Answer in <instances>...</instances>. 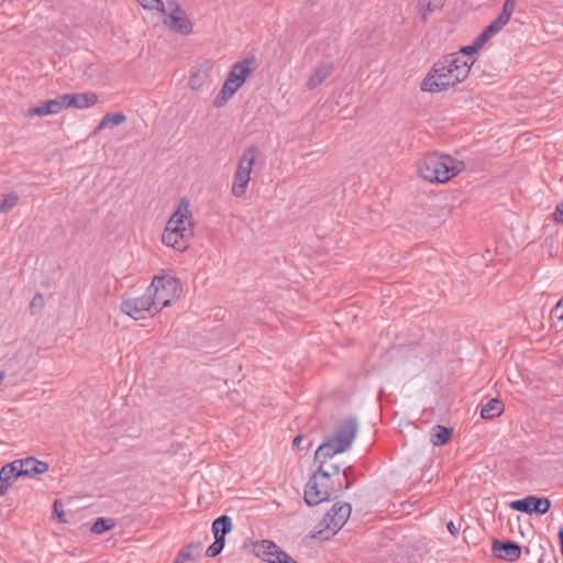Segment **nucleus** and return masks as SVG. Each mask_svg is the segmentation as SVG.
Returning a JSON list of instances; mask_svg holds the SVG:
<instances>
[{
    "mask_svg": "<svg viewBox=\"0 0 563 563\" xmlns=\"http://www.w3.org/2000/svg\"><path fill=\"white\" fill-rule=\"evenodd\" d=\"M184 560L176 558V560L173 563H183Z\"/></svg>",
    "mask_w": 563,
    "mask_h": 563,
    "instance_id": "nucleus-46",
    "label": "nucleus"
},
{
    "mask_svg": "<svg viewBox=\"0 0 563 563\" xmlns=\"http://www.w3.org/2000/svg\"><path fill=\"white\" fill-rule=\"evenodd\" d=\"M20 477H33L48 471V464L35 457H26L14 461Z\"/></svg>",
    "mask_w": 563,
    "mask_h": 563,
    "instance_id": "nucleus-14",
    "label": "nucleus"
},
{
    "mask_svg": "<svg viewBox=\"0 0 563 563\" xmlns=\"http://www.w3.org/2000/svg\"><path fill=\"white\" fill-rule=\"evenodd\" d=\"M255 57H246L243 60L235 63L228 74L227 79L219 93L213 100L216 108H222L228 100L242 87L253 71Z\"/></svg>",
    "mask_w": 563,
    "mask_h": 563,
    "instance_id": "nucleus-6",
    "label": "nucleus"
},
{
    "mask_svg": "<svg viewBox=\"0 0 563 563\" xmlns=\"http://www.w3.org/2000/svg\"><path fill=\"white\" fill-rule=\"evenodd\" d=\"M342 473H343L344 482L340 481L338 484L340 493H343L344 490L349 489L356 481V476L354 474V468L352 466L344 468L342 471Z\"/></svg>",
    "mask_w": 563,
    "mask_h": 563,
    "instance_id": "nucleus-30",
    "label": "nucleus"
},
{
    "mask_svg": "<svg viewBox=\"0 0 563 563\" xmlns=\"http://www.w3.org/2000/svg\"><path fill=\"white\" fill-rule=\"evenodd\" d=\"M58 98L62 110L64 108L86 109L98 102V96L95 92L64 93Z\"/></svg>",
    "mask_w": 563,
    "mask_h": 563,
    "instance_id": "nucleus-13",
    "label": "nucleus"
},
{
    "mask_svg": "<svg viewBox=\"0 0 563 563\" xmlns=\"http://www.w3.org/2000/svg\"><path fill=\"white\" fill-rule=\"evenodd\" d=\"M444 1L445 0H419V4L423 10L422 19L426 21L427 14L440 10L443 7Z\"/></svg>",
    "mask_w": 563,
    "mask_h": 563,
    "instance_id": "nucleus-29",
    "label": "nucleus"
},
{
    "mask_svg": "<svg viewBox=\"0 0 563 563\" xmlns=\"http://www.w3.org/2000/svg\"><path fill=\"white\" fill-rule=\"evenodd\" d=\"M460 63H453V71H454V86L459 82H462L465 78H467L471 67L474 60L470 64L466 59L459 56Z\"/></svg>",
    "mask_w": 563,
    "mask_h": 563,
    "instance_id": "nucleus-24",
    "label": "nucleus"
},
{
    "mask_svg": "<svg viewBox=\"0 0 563 563\" xmlns=\"http://www.w3.org/2000/svg\"><path fill=\"white\" fill-rule=\"evenodd\" d=\"M352 512L349 503L336 501L324 515L323 519L314 527L312 538L329 540L346 523Z\"/></svg>",
    "mask_w": 563,
    "mask_h": 563,
    "instance_id": "nucleus-7",
    "label": "nucleus"
},
{
    "mask_svg": "<svg viewBox=\"0 0 563 563\" xmlns=\"http://www.w3.org/2000/svg\"><path fill=\"white\" fill-rule=\"evenodd\" d=\"M19 477L14 461L2 466L0 470V496H3L13 481Z\"/></svg>",
    "mask_w": 563,
    "mask_h": 563,
    "instance_id": "nucleus-19",
    "label": "nucleus"
},
{
    "mask_svg": "<svg viewBox=\"0 0 563 563\" xmlns=\"http://www.w3.org/2000/svg\"><path fill=\"white\" fill-rule=\"evenodd\" d=\"M224 545H225L224 538L214 537V541L211 545L208 547V549L206 551V555L209 558L218 556L223 551Z\"/></svg>",
    "mask_w": 563,
    "mask_h": 563,
    "instance_id": "nucleus-31",
    "label": "nucleus"
},
{
    "mask_svg": "<svg viewBox=\"0 0 563 563\" xmlns=\"http://www.w3.org/2000/svg\"><path fill=\"white\" fill-rule=\"evenodd\" d=\"M511 13L501 10V12L498 14V16L493 20L490 23L498 30L501 31L503 27L509 22L511 18Z\"/></svg>",
    "mask_w": 563,
    "mask_h": 563,
    "instance_id": "nucleus-34",
    "label": "nucleus"
},
{
    "mask_svg": "<svg viewBox=\"0 0 563 563\" xmlns=\"http://www.w3.org/2000/svg\"><path fill=\"white\" fill-rule=\"evenodd\" d=\"M464 168L463 161L438 152L426 154L418 163L419 174L430 183H446Z\"/></svg>",
    "mask_w": 563,
    "mask_h": 563,
    "instance_id": "nucleus-3",
    "label": "nucleus"
},
{
    "mask_svg": "<svg viewBox=\"0 0 563 563\" xmlns=\"http://www.w3.org/2000/svg\"><path fill=\"white\" fill-rule=\"evenodd\" d=\"M551 314L559 320H563V298L553 307Z\"/></svg>",
    "mask_w": 563,
    "mask_h": 563,
    "instance_id": "nucleus-39",
    "label": "nucleus"
},
{
    "mask_svg": "<svg viewBox=\"0 0 563 563\" xmlns=\"http://www.w3.org/2000/svg\"><path fill=\"white\" fill-rule=\"evenodd\" d=\"M505 410V406L499 398H492L481 409V418L492 420L499 417Z\"/></svg>",
    "mask_w": 563,
    "mask_h": 563,
    "instance_id": "nucleus-20",
    "label": "nucleus"
},
{
    "mask_svg": "<svg viewBox=\"0 0 563 563\" xmlns=\"http://www.w3.org/2000/svg\"><path fill=\"white\" fill-rule=\"evenodd\" d=\"M178 291H181V286L179 285V287L175 290V291H168V290H157V297H163V298H168L169 299V303L172 302V299L174 297L177 296V292Z\"/></svg>",
    "mask_w": 563,
    "mask_h": 563,
    "instance_id": "nucleus-40",
    "label": "nucleus"
},
{
    "mask_svg": "<svg viewBox=\"0 0 563 563\" xmlns=\"http://www.w3.org/2000/svg\"><path fill=\"white\" fill-rule=\"evenodd\" d=\"M446 528L453 536H456L459 533V528L454 525L453 521H449L446 523Z\"/></svg>",
    "mask_w": 563,
    "mask_h": 563,
    "instance_id": "nucleus-44",
    "label": "nucleus"
},
{
    "mask_svg": "<svg viewBox=\"0 0 563 563\" xmlns=\"http://www.w3.org/2000/svg\"><path fill=\"white\" fill-rule=\"evenodd\" d=\"M201 549L202 543L200 541L190 542L178 552V559L192 560L195 558L194 553L197 552V555H199Z\"/></svg>",
    "mask_w": 563,
    "mask_h": 563,
    "instance_id": "nucleus-26",
    "label": "nucleus"
},
{
    "mask_svg": "<svg viewBox=\"0 0 563 563\" xmlns=\"http://www.w3.org/2000/svg\"><path fill=\"white\" fill-rule=\"evenodd\" d=\"M492 552L495 558L508 562H516L520 559L522 549L512 540L494 539L492 542Z\"/></svg>",
    "mask_w": 563,
    "mask_h": 563,
    "instance_id": "nucleus-12",
    "label": "nucleus"
},
{
    "mask_svg": "<svg viewBox=\"0 0 563 563\" xmlns=\"http://www.w3.org/2000/svg\"><path fill=\"white\" fill-rule=\"evenodd\" d=\"M114 527H115L114 519L106 518V517H98L93 521V523L90 528V531L95 534H101V533H104V532L111 530Z\"/></svg>",
    "mask_w": 563,
    "mask_h": 563,
    "instance_id": "nucleus-25",
    "label": "nucleus"
},
{
    "mask_svg": "<svg viewBox=\"0 0 563 563\" xmlns=\"http://www.w3.org/2000/svg\"><path fill=\"white\" fill-rule=\"evenodd\" d=\"M53 515L58 519L59 522H66V514L63 509V504L58 499L54 500Z\"/></svg>",
    "mask_w": 563,
    "mask_h": 563,
    "instance_id": "nucleus-36",
    "label": "nucleus"
},
{
    "mask_svg": "<svg viewBox=\"0 0 563 563\" xmlns=\"http://www.w3.org/2000/svg\"><path fill=\"white\" fill-rule=\"evenodd\" d=\"M19 201V196L15 192H11L4 197L0 202V212L5 213L13 209Z\"/></svg>",
    "mask_w": 563,
    "mask_h": 563,
    "instance_id": "nucleus-32",
    "label": "nucleus"
},
{
    "mask_svg": "<svg viewBox=\"0 0 563 563\" xmlns=\"http://www.w3.org/2000/svg\"><path fill=\"white\" fill-rule=\"evenodd\" d=\"M126 117L122 112H113V113H107L101 121L98 123V125L95 128V130L91 133V136H96L101 130L106 129L107 126H117L125 122Z\"/></svg>",
    "mask_w": 563,
    "mask_h": 563,
    "instance_id": "nucleus-23",
    "label": "nucleus"
},
{
    "mask_svg": "<svg viewBox=\"0 0 563 563\" xmlns=\"http://www.w3.org/2000/svg\"><path fill=\"white\" fill-rule=\"evenodd\" d=\"M44 306V298L41 292H36L30 302V310L32 314L37 313Z\"/></svg>",
    "mask_w": 563,
    "mask_h": 563,
    "instance_id": "nucleus-35",
    "label": "nucleus"
},
{
    "mask_svg": "<svg viewBox=\"0 0 563 563\" xmlns=\"http://www.w3.org/2000/svg\"><path fill=\"white\" fill-rule=\"evenodd\" d=\"M190 203L186 198L179 202L177 210L167 221L162 234V242L166 246L184 252L188 249V242L194 236V221Z\"/></svg>",
    "mask_w": 563,
    "mask_h": 563,
    "instance_id": "nucleus-2",
    "label": "nucleus"
},
{
    "mask_svg": "<svg viewBox=\"0 0 563 563\" xmlns=\"http://www.w3.org/2000/svg\"><path fill=\"white\" fill-rule=\"evenodd\" d=\"M277 553V556H275L276 559V563H298L296 560H294L287 552H285L284 550L280 551V552H276Z\"/></svg>",
    "mask_w": 563,
    "mask_h": 563,
    "instance_id": "nucleus-38",
    "label": "nucleus"
},
{
    "mask_svg": "<svg viewBox=\"0 0 563 563\" xmlns=\"http://www.w3.org/2000/svg\"><path fill=\"white\" fill-rule=\"evenodd\" d=\"M453 434V428L435 424L431 431V442L435 446H441L450 442Z\"/></svg>",
    "mask_w": 563,
    "mask_h": 563,
    "instance_id": "nucleus-22",
    "label": "nucleus"
},
{
    "mask_svg": "<svg viewBox=\"0 0 563 563\" xmlns=\"http://www.w3.org/2000/svg\"><path fill=\"white\" fill-rule=\"evenodd\" d=\"M179 287V279L173 276H155L152 284L141 297L124 299L121 310L134 320L154 316L163 308L169 306V299L157 297V290L175 291Z\"/></svg>",
    "mask_w": 563,
    "mask_h": 563,
    "instance_id": "nucleus-1",
    "label": "nucleus"
},
{
    "mask_svg": "<svg viewBox=\"0 0 563 563\" xmlns=\"http://www.w3.org/2000/svg\"><path fill=\"white\" fill-rule=\"evenodd\" d=\"M512 510L526 512V514H538L544 515L551 508V500L548 497H539L529 495L522 499L514 500L509 504Z\"/></svg>",
    "mask_w": 563,
    "mask_h": 563,
    "instance_id": "nucleus-11",
    "label": "nucleus"
},
{
    "mask_svg": "<svg viewBox=\"0 0 563 563\" xmlns=\"http://www.w3.org/2000/svg\"><path fill=\"white\" fill-rule=\"evenodd\" d=\"M345 451L346 450H339L338 444H335L334 440L329 435L324 442L318 446L314 453V463H317L318 466L325 467L329 459H332L336 454L344 453Z\"/></svg>",
    "mask_w": 563,
    "mask_h": 563,
    "instance_id": "nucleus-16",
    "label": "nucleus"
},
{
    "mask_svg": "<svg viewBox=\"0 0 563 563\" xmlns=\"http://www.w3.org/2000/svg\"><path fill=\"white\" fill-rule=\"evenodd\" d=\"M144 9L156 10L166 14V8L162 0H136Z\"/></svg>",
    "mask_w": 563,
    "mask_h": 563,
    "instance_id": "nucleus-33",
    "label": "nucleus"
},
{
    "mask_svg": "<svg viewBox=\"0 0 563 563\" xmlns=\"http://www.w3.org/2000/svg\"><path fill=\"white\" fill-rule=\"evenodd\" d=\"M62 111L59 98L49 99L44 101L41 106L30 108L26 111V117H45L48 114H56Z\"/></svg>",
    "mask_w": 563,
    "mask_h": 563,
    "instance_id": "nucleus-18",
    "label": "nucleus"
},
{
    "mask_svg": "<svg viewBox=\"0 0 563 563\" xmlns=\"http://www.w3.org/2000/svg\"><path fill=\"white\" fill-rule=\"evenodd\" d=\"M358 422L355 417H349L339 422L334 432L330 435L339 450H349L357 434Z\"/></svg>",
    "mask_w": 563,
    "mask_h": 563,
    "instance_id": "nucleus-10",
    "label": "nucleus"
},
{
    "mask_svg": "<svg viewBox=\"0 0 563 563\" xmlns=\"http://www.w3.org/2000/svg\"><path fill=\"white\" fill-rule=\"evenodd\" d=\"M233 523L231 517L221 515L212 522L211 530L214 537L224 538L232 531Z\"/></svg>",
    "mask_w": 563,
    "mask_h": 563,
    "instance_id": "nucleus-21",
    "label": "nucleus"
},
{
    "mask_svg": "<svg viewBox=\"0 0 563 563\" xmlns=\"http://www.w3.org/2000/svg\"><path fill=\"white\" fill-rule=\"evenodd\" d=\"M515 8H516V3L507 2V1L504 2V5H503L504 11H507L512 14L515 11Z\"/></svg>",
    "mask_w": 563,
    "mask_h": 563,
    "instance_id": "nucleus-42",
    "label": "nucleus"
},
{
    "mask_svg": "<svg viewBox=\"0 0 563 563\" xmlns=\"http://www.w3.org/2000/svg\"><path fill=\"white\" fill-rule=\"evenodd\" d=\"M333 71L332 63H322L318 65L311 73L307 87L312 90L320 86Z\"/></svg>",
    "mask_w": 563,
    "mask_h": 563,
    "instance_id": "nucleus-17",
    "label": "nucleus"
},
{
    "mask_svg": "<svg viewBox=\"0 0 563 563\" xmlns=\"http://www.w3.org/2000/svg\"><path fill=\"white\" fill-rule=\"evenodd\" d=\"M499 31L489 23L473 41L475 45L482 48Z\"/></svg>",
    "mask_w": 563,
    "mask_h": 563,
    "instance_id": "nucleus-27",
    "label": "nucleus"
},
{
    "mask_svg": "<svg viewBox=\"0 0 563 563\" xmlns=\"http://www.w3.org/2000/svg\"><path fill=\"white\" fill-rule=\"evenodd\" d=\"M168 7L170 13L163 20L164 24L180 35L191 34L194 24L181 5L176 0H172L168 2Z\"/></svg>",
    "mask_w": 563,
    "mask_h": 563,
    "instance_id": "nucleus-9",
    "label": "nucleus"
},
{
    "mask_svg": "<svg viewBox=\"0 0 563 563\" xmlns=\"http://www.w3.org/2000/svg\"><path fill=\"white\" fill-rule=\"evenodd\" d=\"M303 437L302 434H297L292 440V448L300 450V442L302 441Z\"/></svg>",
    "mask_w": 563,
    "mask_h": 563,
    "instance_id": "nucleus-43",
    "label": "nucleus"
},
{
    "mask_svg": "<svg viewBox=\"0 0 563 563\" xmlns=\"http://www.w3.org/2000/svg\"><path fill=\"white\" fill-rule=\"evenodd\" d=\"M453 63H460L457 54L442 56L427 74L420 85V89L428 92H440L449 87H453Z\"/></svg>",
    "mask_w": 563,
    "mask_h": 563,
    "instance_id": "nucleus-5",
    "label": "nucleus"
},
{
    "mask_svg": "<svg viewBox=\"0 0 563 563\" xmlns=\"http://www.w3.org/2000/svg\"><path fill=\"white\" fill-rule=\"evenodd\" d=\"M4 378H5L4 372L0 371V385L3 383Z\"/></svg>",
    "mask_w": 563,
    "mask_h": 563,
    "instance_id": "nucleus-45",
    "label": "nucleus"
},
{
    "mask_svg": "<svg viewBox=\"0 0 563 563\" xmlns=\"http://www.w3.org/2000/svg\"><path fill=\"white\" fill-rule=\"evenodd\" d=\"M257 155L258 148L255 145H251L240 157L231 189L234 197L240 198L245 194Z\"/></svg>",
    "mask_w": 563,
    "mask_h": 563,
    "instance_id": "nucleus-8",
    "label": "nucleus"
},
{
    "mask_svg": "<svg viewBox=\"0 0 563 563\" xmlns=\"http://www.w3.org/2000/svg\"><path fill=\"white\" fill-rule=\"evenodd\" d=\"M332 472L323 466L312 473L305 486L303 498L307 505L317 506L323 501L334 500L339 497V488L333 487L331 477L336 476L341 473V466L339 464H331Z\"/></svg>",
    "mask_w": 563,
    "mask_h": 563,
    "instance_id": "nucleus-4",
    "label": "nucleus"
},
{
    "mask_svg": "<svg viewBox=\"0 0 563 563\" xmlns=\"http://www.w3.org/2000/svg\"><path fill=\"white\" fill-rule=\"evenodd\" d=\"M276 552L283 551L274 541L272 540H261L252 543V552L260 558L261 560L268 563H276L275 556H277Z\"/></svg>",
    "mask_w": 563,
    "mask_h": 563,
    "instance_id": "nucleus-15",
    "label": "nucleus"
},
{
    "mask_svg": "<svg viewBox=\"0 0 563 563\" xmlns=\"http://www.w3.org/2000/svg\"><path fill=\"white\" fill-rule=\"evenodd\" d=\"M325 468L328 470V472H332L331 465L329 467L325 466Z\"/></svg>",
    "mask_w": 563,
    "mask_h": 563,
    "instance_id": "nucleus-47",
    "label": "nucleus"
},
{
    "mask_svg": "<svg viewBox=\"0 0 563 563\" xmlns=\"http://www.w3.org/2000/svg\"><path fill=\"white\" fill-rule=\"evenodd\" d=\"M481 48L475 45V42L473 41L471 45H465L460 48V53L464 56H472L476 54Z\"/></svg>",
    "mask_w": 563,
    "mask_h": 563,
    "instance_id": "nucleus-37",
    "label": "nucleus"
},
{
    "mask_svg": "<svg viewBox=\"0 0 563 563\" xmlns=\"http://www.w3.org/2000/svg\"><path fill=\"white\" fill-rule=\"evenodd\" d=\"M554 220L559 223H563V202L556 207L554 212Z\"/></svg>",
    "mask_w": 563,
    "mask_h": 563,
    "instance_id": "nucleus-41",
    "label": "nucleus"
},
{
    "mask_svg": "<svg viewBox=\"0 0 563 563\" xmlns=\"http://www.w3.org/2000/svg\"><path fill=\"white\" fill-rule=\"evenodd\" d=\"M207 77V73H201L199 68H194L189 77V87L192 90H199L203 86Z\"/></svg>",
    "mask_w": 563,
    "mask_h": 563,
    "instance_id": "nucleus-28",
    "label": "nucleus"
}]
</instances>
